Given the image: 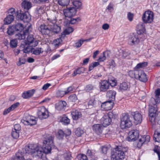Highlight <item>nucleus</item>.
Wrapping results in <instances>:
<instances>
[{
    "label": "nucleus",
    "mask_w": 160,
    "mask_h": 160,
    "mask_svg": "<svg viewBox=\"0 0 160 160\" xmlns=\"http://www.w3.org/2000/svg\"><path fill=\"white\" fill-rule=\"evenodd\" d=\"M114 105L113 101L109 100L102 103L101 106L106 110H111L113 108Z\"/></svg>",
    "instance_id": "obj_21"
},
{
    "label": "nucleus",
    "mask_w": 160,
    "mask_h": 160,
    "mask_svg": "<svg viewBox=\"0 0 160 160\" xmlns=\"http://www.w3.org/2000/svg\"><path fill=\"white\" fill-rule=\"evenodd\" d=\"M139 131L138 130H132L130 131L128 133V140L129 141H134L139 137Z\"/></svg>",
    "instance_id": "obj_13"
},
{
    "label": "nucleus",
    "mask_w": 160,
    "mask_h": 160,
    "mask_svg": "<svg viewBox=\"0 0 160 160\" xmlns=\"http://www.w3.org/2000/svg\"><path fill=\"white\" fill-rule=\"evenodd\" d=\"M16 18L18 20H23L24 22H28L30 20L28 12H17Z\"/></svg>",
    "instance_id": "obj_11"
},
{
    "label": "nucleus",
    "mask_w": 160,
    "mask_h": 160,
    "mask_svg": "<svg viewBox=\"0 0 160 160\" xmlns=\"http://www.w3.org/2000/svg\"><path fill=\"white\" fill-rule=\"evenodd\" d=\"M110 85L107 80H103L101 82L100 85V89L101 91L104 92L109 89Z\"/></svg>",
    "instance_id": "obj_25"
},
{
    "label": "nucleus",
    "mask_w": 160,
    "mask_h": 160,
    "mask_svg": "<svg viewBox=\"0 0 160 160\" xmlns=\"http://www.w3.org/2000/svg\"><path fill=\"white\" fill-rule=\"evenodd\" d=\"M20 132L15 131V130L12 129L11 133L12 137L14 139H17L18 138L19 136Z\"/></svg>",
    "instance_id": "obj_43"
},
{
    "label": "nucleus",
    "mask_w": 160,
    "mask_h": 160,
    "mask_svg": "<svg viewBox=\"0 0 160 160\" xmlns=\"http://www.w3.org/2000/svg\"><path fill=\"white\" fill-rule=\"evenodd\" d=\"M74 132L75 135L79 137L81 136L84 133L83 131L80 128H78L75 130Z\"/></svg>",
    "instance_id": "obj_44"
},
{
    "label": "nucleus",
    "mask_w": 160,
    "mask_h": 160,
    "mask_svg": "<svg viewBox=\"0 0 160 160\" xmlns=\"http://www.w3.org/2000/svg\"><path fill=\"white\" fill-rule=\"evenodd\" d=\"M19 105V103L18 102H16L12 105L10 107V108L12 110H13L16 108Z\"/></svg>",
    "instance_id": "obj_62"
},
{
    "label": "nucleus",
    "mask_w": 160,
    "mask_h": 160,
    "mask_svg": "<svg viewBox=\"0 0 160 160\" xmlns=\"http://www.w3.org/2000/svg\"><path fill=\"white\" fill-rule=\"evenodd\" d=\"M107 81L109 82L110 85L112 87L115 86L117 84V81L114 78L112 79H108Z\"/></svg>",
    "instance_id": "obj_51"
},
{
    "label": "nucleus",
    "mask_w": 160,
    "mask_h": 160,
    "mask_svg": "<svg viewBox=\"0 0 160 160\" xmlns=\"http://www.w3.org/2000/svg\"><path fill=\"white\" fill-rule=\"evenodd\" d=\"M137 29L138 34H132L129 36L128 43L130 45L138 44L139 42L138 34H142L145 31V25L142 23H140L137 25Z\"/></svg>",
    "instance_id": "obj_1"
},
{
    "label": "nucleus",
    "mask_w": 160,
    "mask_h": 160,
    "mask_svg": "<svg viewBox=\"0 0 160 160\" xmlns=\"http://www.w3.org/2000/svg\"><path fill=\"white\" fill-rule=\"evenodd\" d=\"M73 29L72 27H71L67 28L64 30V32H65L66 34L68 35L70 33L73 32Z\"/></svg>",
    "instance_id": "obj_58"
},
{
    "label": "nucleus",
    "mask_w": 160,
    "mask_h": 160,
    "mask_svg": "<svg viewBox=\"0 0 160 160\" xmlns=\"http://www.w3.org/2000/svg\"><path fill=\"white\" fill-rule=\"evenodd\" d=\"M96 101L94 99L89 100L88 103V107L91 108L95 105Z\"/></svg>",
    "instance_id": "obj_52"
},
{
    "label": "nucleus",
    "mask_w": 160,
    "mask_h": 160,
    "mask_svg": "<svg viewBox=\"0 0 160 160\" xmlns=\"http://www.w3.org/2000/svg\"><path fill=\"white\" fill-rule=\"evenodd\" d=\"M70 0H58V3L62 6H67Z\"/></svg>",
    "instance_id": "obj_42"
},
{
    "label": "nucleus",
    "mask_w": 160,
    "mask_h": 160,
    "mask_svg": "<svg viewBox=\"0 0 160 160\" xmlns=\"http://www.w3.org/2000/svg\"><path fill=\"white\" fill-rule=\"evenodd\" d=\"M17 40L16 39H13L10 40V47L12 48H16L17 45Z\"/></svg>",
    "instance_id": "obj_47"
},
{
    "label": "nucleus",
    "mask_w": 160,
    "mask_h": 160,
    "mask_svg": "<svg viewBox=\"0 0 160 160\" xmlns=\"http://www.w3.org/2000/svg\"><path fill=\"white\" fill-rule=\"evenodd\" d=\"M138 71V70L134 71H130L128 72V75L130 76V77H131L132 78H136V76L137 75Z\"/></svg>",
    "instance_id": "obj_46"
},
{
    "label": "nucleus",
    "mask_w": 160,
    "mask_h": 160,
    "mask_svg": "<svg viewBox=\"0 0 160 160\" xmlns=\"http://www.w3.org/2000/svg\"><path fill=\"white\" fill-rule=\"evenodd\" d=\"M53 137L50 136L43 141V145L42 147L45 157L46 156L47 154L51 152V149L53 146Z\"/></svg>",
    "instance_id": "obj_3"
},
{
    "label": "nucleus",
    "mask_w": 160,
    "mask_h": 160,
    "mask_svg": "<svg viewBox=\"0 0 160 160\" xmlns=\"http://www.w3.org/2000/svg\"><path fill=\"white\" fill-rule=\"evenodd\" d=\"M94 88V85L91 84H89L86 86L85 88V90L86 92H89L90 91L93 90Z\"/></svg>",
    "instance_id": "obj_54"
},
{
    "label": "nucleus",
    "mask_w": 160,
    "mask_h": 160,
    "mask_svg": "<svg viewBox=\"0 0 160 160\" xmlns=\"http://www.w3.org/2000/svg\"><path fill=\"white\" fill-rule=\"evenodd\" d=\"M66 94L67 93L65 91L59 90L57 92L56 95L57 97H62Z\"/></svg>",
    "instance_id": "obj_53"
},
{
    "label": "nucleus",
    "mask_w": 160,
    "mask_h": 160,
    "mask_svg": "<svg viewBox=\"0 0 160 160\" xmlns=\"http://www.w3.org/2000/svg\"><path fill=\"white\" fill-rule=\"evenodd\" d=\"M160 147L158 146H155L153 149L154 152L156 153L158 157V160H160Z\"/></svg>",
    "instance_id": "obj_49"
},
{
    "label": "nucleus",
    "mask_w": 160,
    "mask_h": 160,
    "mask_svg": "<svg viewBox=\"0 0 160 160\" xmlns=\"http://www.w3.org/2000/svg\"><path fill=\"white\" fill-rule=\"evenodd\" d=\"M22 42H26V44L34 47L37 46L38 44V41L34 38L33 35L31 34L28 35L26 40Z\"/></svg>",
    "instance_id": "obj_12"
},
{
    "label": "nucleus",
    "mask_w": 160,
    "mask_h": 160,
    "mask_svg": "<svg viewBox=\"0 0 160 160\" xmlns=\"http://www.w3.org/2000/svg\"><path fill=\"white\" fill-rule=\"evenodd\" d=\"M33 46H31L29 45L26 44V42H22L21 44L20 47V48L21 50L23 51L24 53H27L30 52H32V49L33 48Z\"/></svg>",
    "instance_id": "obj_16"
},
{
    "label": "nucleus",
    "mask_w": 160,
    "mask_h": 160,
    "mask_svg": "<svg viewBox=\"0 0 160 160\" xmlns=\"http://www.w3.org/2000/svg\"><path fill=\"white\" fill-rule=\"evenodd\" d=\"M50 22V23H51V24L52 28L51 33L52 32L56 34L58 33L61 31V27L58 26L57 24H54L56 22L55 19L51 20Z\"/></svg>",
    "instance_id": "obj_23"
},
{
    "label": "nucleus",
    "mask_w": 160,
    "mask_h": 160,
    "mask_svg": "<svg viewBox=\"0 0 160 160\" xmlns=\"http://www.w3.org/2000/svg\"><path fill=\"white\" fill-rule=\"evenodd\" d=\"M106 114L108 115V117H109L110 119H111V120L113 119H115L117 118V115L113 111L109 112L108 113Z\"/></svg>",
    "instance_id": "obj_41"
},
{
    "label": "nucleus",
    "mask_w": 160,
    "mask_h": 160,
    "mask_svg": "<svg viewBox=\"0 0 160 160\" xmlns=\"http://www.w3.org/2000/svg\"><path fill=\"white\" fill-rule=\"evenodd\" d=\"M142 19L144 23H151L153 19V12L150 11H147L143 14Z\"/></svg>",
    "instance_id": "obj_8"
},
{
    "label": "nucleus",
    "mask_w": 160,
    "mask_h": 160,
    "mask_svg": "<svg viewBox=\"0 0 160 160\" xmlns=\"http://www.w3.org/2000/svg\"><path fill=\"white\" fill-rule=\"evenodd\" d=\"M119 87V91L122 92L127 90L129 88V86L127 82H123L120 84Z\"/></svg>",
    "instance_id": "obj_32"
},
{
    "label": "nucleus",
    "mask_w": 160,
    "mask_h": 160,
    "mask_svg": "<svg viewBox=\"0 0 160 160\" xmlns=\"http://www.w3.org/2000/svg\"><path fill=\"white\" fill-rule=\"evenodd\" d=\"M131 115L133 117L134 120V123L136 124L140 123L142 121V115L140 113L136 112H131Z\"/></svg>",
    "instance_id": "obj_20"
},
{
    "label": "nucleus",
    "mask_w": 160,
    "mask_h": 160,
    "mask_svg": "<svg viewBox=\"0 0 160 160\" xmlns=\"http://www.w3.org/2000/svg\"><path fill=\"white\" fill-rule=\"evenodd\" d=\"M62 41V40L60 38H57L53 40V44L55 47H58Z\"/></svg>",
    "instance_id": "obj_55"
},
{
    "label": "nucleus",
    "mask_w": 160,
    "mask_h": 160,
    "mask_svg": "<svg viewBox=\"0 0 160 160\" xmlns=\"http://www.w3.org/2000/svg\"><path fill=\"white\" fill-rule=\"evenodd\" d=\"M150 137L148 136H142V138H140L137 144V147L138 148H140L144 143H148L150 140Z\"/></svg>",
    "instance_id": "obj_18"
},
{
    "label": "nucleus",
    "mask_w": 160,
    "mask_h": 160,
    "mask_svg": "<svg viewBox=\"0 0 160 160\" xmlns=\"http://www.w3.org/2000/svg\"><path fill=\"white\" fill-rule=\"evenodd\" d=\"M157 106H150L149 110V119L152 124L155 123L156 116L157 115Z\"/></svg>",
    "instance_id": "obj_7"
},
{
    "label": "nucleus",
    "mask_w": 160,
    "mask_h": 160,
    "mask_svg": "<svg viewBox=\"0 0 160 160\" xmlns=\"http://www.w3.org/2000/svg\"><path fill=\"white\" fill-rule=\"evenodd\" d=\"M37 119L35 117L26 114L24 115L21 122L26 125L33 126L36 124Z\"/></svg>",
    "instance_id": "obj_5"
},
{
    "label": "nucleus",
    "mask_w": 160,
    "mask_h": 160,
    "mask_svg": "<svg viewBox=\"0 0 160 160\" xmlns=\"http://www.w3.org/2000/svg\"><path fill=\"white\" fill-rule=\"evenodd\" d=\"M34 149V148L33 147L32 144H29L28 145L26 146L25 147L26 153L30 154L32 155H33Z\"/></svg>",
    "instance_id": "obj_30"
},
{
    "label": "nucleus",
    "mask_w": 160,
    "mask_h": 160,
    "mask_svg": "<svg viewBox=\"0 0 160 160\" xmlns=\"http://www.w3.org/2000/svg\"><path fill=\"white\" fill-rule=\"evenodd\" d=\"M91 39H87L84 40L82 39L78 40V41L76 43L75 46L77 48H79L83 44V42L85 41L88 42L90 41Z\"/></svg>",
    "instance_id": "obj_40"
},
{
    "label": "nucleus",
    "mask_w": 160,
    "mask_h": 160,
    "mask_svg": "<svg viewBox=\"0 0 160 160\" xmlns=\"http://www.w3.org/2000/svg\"><path fill=\"white\" fill-rule=\"evenodd\" d=\"M16 32L13 25L9 26L7 30V33L9 35H12L15 34Z\"/></svg>",
    "instance_id": "obj_36"
},
{
    "label": "nucleus",
    "mask_w": 160,
    "mask_h": 160,
    "mask_svg": "<svg viewBox=\"0 0 160 160\" xmlns=\"http://www.w3.org/2000/svg\"><path fill=\"white\" fill-rule=\"evenodd\" d=\"M77 12L76 8L74 7H70L63 10V12L65 16L67 17H71L74 16Z\"/></svg>",
    "instance_id": "obj_15"
},
{
    "label": "nucleus",
    "mask_w": 160,
    "mask_h": 160,
    "mask_svg": "<svg viewBox=\"0 0 160 160\" xmlns=\"http://www.w3.org/2000/svg\"><path fill=\"white\" fill-rule=\"evenodd\" d=\"M80 0H74V1L72 2L73 5L75 7H74L75 8H76V10L77 9H81L82 3L80 1Z\"/></svg>",
    "instance_id": "obj_33"
},
{
    "label": "nucleus",
    "mask_w": 160,
    "mask_h": 160,
    "mask_svg": "<svg viewBox=\"0 0 160 160\" xmlns=\"http://www.w3.org/2000/svg\"><path fill=\"white\" fill-rule=\"evenodd\" d=\"M136 79H138L140 81L144 82H145L148 80L146 74L142 70H138Z\"/></svg>",
    "instance_id": "obj_19"
},
{
    "label": "nucleus",
    "mask_w": 160,
    "mask_h": 160,
    "mask_svg": "<svg viewBox=\"0 0 160 160\" xmlns=\"http://www.w3.org/2000/svg\"><path fill=\"white\" fill-rule=\"evenodd\" d=\"M155 95L154 98H151L149 104L150 106L156 105L158 103L160 102V88H158L155 92Z\"/></svg>",
    "instance_id": "obj_9"
},
{
    "label": "nucleus",
    "mask_w": 160,
    "mask_h": 160,
    "mask_svg": "<svg viewBox=\"0 0 160 160\" xmlns=\"http://www.w3.org/2000/svg\"><path fill=\"white\" fill-rule=\"evenodd\" d=\"M132 125L130 116L127 113L122 114L120 118V127L122 129L130 128Z\"/></svg>",
    "instance_id": "obj_4"
},
{
    "label": "nucleus",
    "mask_w": 160,
    "mask_h": 160,
    "mask_svg": "<svg viewBox=\"0 0 160 160\" xmlns=\"http://www.w3.org/2000/svg\"><path fill=\"white\" fill-rule=\"evenodd\" d=\"M108 149V148L107 147L105 146H102L101 148V150L102 153L104 154H106Z\"/></svg>",
    "instance_id": "obj_61"
},
{
    "label": "nucleus",
    "mask_w": 160,
    "mask_h": 160,
    "mask_svg": "<svg viewBox=\"0 0 160 160\" xmlns=\"http://www.w3.org/2000/svg\"><path fill=\"white\" fill-rule=\"evenodd\" d=\"M125 148L122 146H117L113 150L111 156V160H122L125 157L124 152Z\"/></svg>",
    "instance_id": "obj_2"
},
{
    "label": "nucleus",
    "mask_w": 160,
    "mask_h": 160,
    "mask_svg": "<svg viewBox=\"0 0 160 160\" xmlns=\"http://www.w3.org/2000/svg\"><path fill=\"white\" fill-rule=\"evenodd\" d=\"M130 54V52H129L127 50H125L122 51V57L124 58H125L127 56H129Z\"/></svg>",
    "instance_id": "obj_59"
},
{
    "label": "nucleus",
    "mask_w": 160,
    "mask_h": 160,
    "mask_svg": "<svg viewBox=\"0 0 160 160\" xmlns=\"http://www.w3.org/2000/svg\"><path fill=\"white\" fill-rule=\"evenodd\" d=\"M14 19V16L12 15L9 14L4 19V23L6 24L11 23Z\"/></svg>",
    "instance_id": "obj_31"
},
{
    "label": "nucleus",
    "mask_w": 160,
    "mask_h": 160,
    "mask_svg": "<svg viewBox=\"0 0 160 160\" xmlns=\"http://www.w3.org/2000/svg\"><path fill=\"white\" fill-rule=\"evenodd\" d=\"M116 92L113 90L108 91L107 93V97L109 98V100L113 101L115 99Z\"/></svg>",
    "instance_id": "obj_28"
},
{
    "label": "nucleus",
    "mask_w": 160,
    "mask_h": 160,
    "mask_svg": "<svg viewBox=\"0 0 160 160\" xmlns=\"http://www.w3.org/2000/svg\"><path fill=\"white\" fill-rule=\"evenodd\" d=\"M99 64V63L98 62H93L89 65V71H90L92 70L94 67L98 66Z\"/></svg>",
    "instance_id": "obj_50"
},
{
    "label": "nucleus",
    "mask_w": 160,
    "mask_h": 160,
    "mask_svg": "<svg viewBox=\"0 0 160 160\" xmlns=\"http://www.w3.org/2000/svg\"><path fill=\"white\" fill-rule=\"evenodd\" d=\"M133 14L131 12H129L128 13V18L130 21H132L133 19Z\"/></svg>",
    "instance_id": "obj_64"
},
{
    "label": "nucleus",
    "mask_w": 160,
    "mask_h": 160,
    "mask_svg": "<svg viewBox=\"0 0 160 160\" xmlns=\"http://www.w3.org/2000/svg\"><path fill=\"white\" fill-rule=\"evenodd\" d=\"M35 91V90L32 89L24 92L22 94V97L24 98H28L33 95Z\"/></svg>",
    "instance_id": "obj_29"
},
{
    "label": "nucleus",
    "mask_w": 160,
    "mask_h": 160,
    "mask_svg": "<svg viewBox=\"0 0 160 160\" xmlns=\"http://www.w3.org/2000/svg\"><path fill=\"white\" fill-rule=\"evenodd\" d=\"M25 154L26 153L24 151L19 150L16 153L15 156H13L12 157L11 160H24V157Z\"/></svg>",
    "instance_id": "obj_17"
},
{
    "label": "nucleus",
    "mask_w": 160,
    "mask_h": 160,
    "mask_svg": "<svg viewBox=\"0 0 160 160\" xmlns=\"http://www.w3.org/2000/svg\"><path fill=\"white\" fill-rule=\"evenodd\" d=\"M100 122L103 126L106 127L110 124L112 120L108 117V115L106 114L104 115L102 118Z\"/></svg>",
    "instance_id": "obj_24"
},
{
    "label": "nucleus",
    "mask_w": 160,
    "mask_h": 160,
    "mask_svg": "<svg viewBox=\"0 0 160 160\" xmlns=\"http://www.w3.org/2000/svg\"><path fill=\"white\" fill-rule=\"evenodd\" d=\"M67 105L65 101H60L55 104L56 109L58 111L65 110Z\"/></svg>",
    "instance_id": "obj_26"
},
{
    "label": "nucleus",
    "mask_w": 160,
    "mask_h": 160,
    "mask_svg": "<svg viewBox=\"0 0 160 160\" xmlns=\"http://www.w3.org/2000/svg\"><path fill=\"white\" fill-rule=\"evenodd\" d=\"M37 115L38 117L41 119L46 118L49 116L48 111L44 106L38 108Z\"/></svg>",
    "instance_id": "obj_10"
},
{
    "label": "nucleus",
    "mask_w": 160,
    "mask_h": 160,
    "mask_svg": "<svg viewBox=\"0 0 160 160\" xmlns=\"http://www.w3.org/2000/svg\"><path fill=\"white\" fill-rule=\"evenodd\" d=\"M32 156L33 157H37L38 158H43L45 157L44 153L43 151L42 147L38 146L35 148Z\"/></svg>",
    "instance_id": "obj_14"
},
{
    "label": "nucleus",
    "mask_w": 160,
    "mask_h": 160,
    "mask_svg": "<svg viewBox=\"0 0 160 160\" xmlns=\"http://www.w3.org/2000/svg\"><path fill=\"white\" fill-rule=\"evenodd\" d=\"M28 30H26L24 31L23 32L22 34L21 33H19L17 34V36L18 37V39H23L25 38L26 35V34L28 33Z\"/></svg>",
    "instance_id": "obj_38"
},
{
    "label": "nucleus",
    "mask_w": 160,
    "mask_h": 160,
    "mask_svg": "<svg viewBox=\"0 0 160 160\" xmlns=\"http://www.w3.org/2000/svg\"><path fill=\"white\" fill-rule=\"evenodd\" d=\"M106 53V52H104L100 56L98 59V61L99 62H102L104 61L106 59V56H105V53Z\"/></svg>",
    "instance_id": "obj_57"
},
{
    "label": "nucleus",
    "mask_w": 160,
    "mask_h": 160,
    "mask_svg": "<svg viewBox=\"0 0 160 160\" xmlns=\"http://www.w3.org/2000/svg\"><path fill=\"white\" fill-rule=\"evenodd\" d=\"M80 20H81L80 18L78 17L76 18H71L69 23V24H73L76 23L77 22H78L79 21H80Z\"/></svg>",
    "instance_id": "obj_56"
},
{
    "label": "nucleus",
    "mask_w": 160,
    "mask_h": 160,
    "mask_svg": "<svg viewBox=\"0 0 160 160\" xmlns=\"http://www.w3.org/2000/svg\"><path fill=\"white\" fill-rule=\"evenodd\" d=\"M153 138L155 142H160V133L156 130L153 135Z\"/></svg>",
    "instance_id": "obj_37"
},
{
    "label": "nucleus",
    "mask_w": 160,
    "mask_h": 160,
    "mask_svg": "<svg viewBox=\"0 0 160 160\" xmlns=\"http://www.w3.org/2000/svg\"><path fill=\"white\" fill-rule=\"evenodd\" d=\"M13 26L16 32H21L24 28L23 25L21 23H18Z\"/></svg>",
    "instance_id": "obj_35"
},
{
    "label": "nucleus",
    "mask_w": 160,
    "mask_h": 160,
    "mask_svg": "<svg viewBox=\"0 0 160 160\" xmlns=\"http://www.w3.org/2000/svg\"><path fill=\"white\" fill-rule=\"evenodd\" d=\"M71 114L73 120H77L81 117L82 114L80 112L77 110H73L71 111Z\"/></svg>",
    "instance_id": "obj_27"
},
{
    "label": "nucleus",
    "mask_w": 160,
    "mask_h": 160,
    "mask_svg": "<svg viewBox=\"0 0 160 160\" xmlns=\"http://www.w3.org/2000/svg\"><path fill=\"white\" fill-rule=\"evenodd\" d=\"M147 62H143L138 64L135 68L136 69L144 68L147 66Z\"/></svg>",
    "instance_id": "obj_39"
},
{
    "label": "nucleus",
    "mask_w": 160,
    "mask_h": 160,
    "mask_svg": "<svg viewBox=\"0 0 160 160\" xmlns=\"http://www.w3.org/2000/svg\"><path fill=\"white\" fill-rule=\"evenodd\" d=\"M43 52V49L41 48H33L32 49V53L36 55H38Z\"/></svg>",
    "instance_id": "obj_34"
},
{
    "label": "nucleus",
    "mask_w": 160,
    "mask_h": 160,
    "mask_svg": "<svg viewBox=\"0 0 160 160\" xmlns=\"http://www.w3.org/2000/svg\"><path fill=\"white\" fill-rule=\"evenodd\" d=\"M87 155L88 156H89L90 158H93V157L94 153L92 152L91 150L88 149L87 152Z\"/></svg>",
    "instance_id": "obj_63"
},
{
    "label": "nucleus",
    "mask_w": 160,
    "mask_h": 160,
    "mask_svg": "<svg viewBox=\"0 0 160 160\" xmlns=\"http://www.w3.org/2000/svg\"><path fill=\"white\" fill-rule=\"evenodd\" d=\"M104 127L102 125L100 124H94L92 127L93 131L98 135L102 133Z\"/></svg>",
    "instance_id": "obj_22"
},
{
    "label": "nucleus",
    "mask_w": 160,
    "mask_h": 160,
    "mask_svg": "<svg viewBox=\"0 0 160 160\" xmlns=\"http://www.w3.org/2000/svg\"><path fill=\"white\" fill-rule=\"evenodd\" d=\"M51 24L45 23L41 24L38 28V30L42 34L48 35L51 36Z\"/></svg>",
    "instance_id": "obj_6"
},
{
    "label": "nucleus",
    "mask_w": 160,
    "mask_h": 160,
    "mask_svg": "<svg viewBox=\"0 0 160 160\" xmlns=\"http://www.w3.org/2000/svg\"><path fill=\"white\" fill-rule=\"evenodd\" d=\"M61 121L63 124L65 125H68L70 122V120L67 117L65 116L62 118Z\"/></svg>",
    "instance_id": "obj_45"
},
{
    "label": "nucleus",
    "mask_w": 160,
    "mask_h": 160,
    "mask_svg": "<svg viewBox=\"0 0 160 160\" xmlns=\"http://www.w3.org/2000/svg\"><path fill=\"white\" fill-rule=\"evenodd\" d=\"M65 133L63 131L61 130H59L58 131V133L57 134V137L59 139H62Z\"/></svg>",
    "instance_id": "obj_48"
},
{
    "label": "nucleus",
    "mask_w": 160,
    "mask_h": 160,
    "mask_svg": "<svg viewBox=\"0 0 160 160\" xmlns=\"http://www.w3.org/2000/svg\"><path fill=\"white\" fill-rule=\"evenodd\" d=\"M12 129L20 132V131L21 129V126L18 124H16L14 125V128Z\"/></svg>",
    "instance_id": "obj_60"
}]
</instances>
